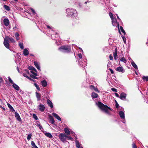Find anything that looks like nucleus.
I'll list each match as a JSON object with an SVG mask.
<instances>
[{
  "mask_svg": "<svg viewBox=\"0 0 148 148\" xmlns=\"http://www.w3.org/2000/svg\"><path fill=\"white\" fill-rule=\"evenodd\" d=\"M96 104L99 108L102 110L109 115H111L109 111H112V110L110 107H108L106 105L104 104L100 101L98 102Z\"/></svg>",
  "mask_w": 148,
  "mask_h": 148,
  "instance_id": "1",
  "label": "nucleus"
},
{
  "mask_svg": "<svg viewBox=\"0 0 148 148\" xmlns=\"http://www.w3.org/2000/svg\"><path fill=\"white\" fill-rule=\"evenodd\" d=\"M67 16L71 17L73 18H77V13L76 10L73 8H67L66 10Z\"/></svg>",
  "mask_w": 148,
  "mask_h": 148,
  "instance_id": "2",
  "label": "nucleus"
},
{
  "mask_svg": "<svg viewBox=\"0 0 148 148\" xmlns=\"http://www.w3.org/2000/svg\"><path fill=\"white\" fill-rule=\"evenodd\" d=\"M66 135L63 133H60L58 136L61 141L63 143H64L66 140Z\"/></svg>",
  "mask_w": 148,
  "mask_h": 148,
  "instance_id": "3",
  "label": "nucleus"
},
{
  "mask_svg": "<svg viewBox=\"0 0 148 148\" xmlns=\"http://www.w3.org/2000/svg\"><path fill=\"white\" fill-rule=\"evenodd\" d=\"M59 49L64 52H68L71 51L70 47H61Z\"/></svg>",
  "mask_w": 148,
  "mask_h": 148,
  "instance_id": "4",
  "label": "nucleus"
},
{
  "mask_svg": "<svg viewBox=\"0 0 148 148\" xmlns=\"http://www.w3.org/2000/svg\"><path fill=\"white\" fill-rule=\"evenodd\" d=\"M112 20L113 25L114 26H117L119 28V23L117 22L116 18H114L112 19Z\"/></svg>",
  "mask_w": 148,
  "mask_h": 148,
  "instance_id": "5",
  "label": "nucleus"
},
{
  "mask_svg": "<svg viewBox=\"0 0 148 148\" xmlns=\"http://www.w3.org/2000/svg\"><path fill=\"white\" fill-rule=\"evenodd\" d=\"M51 38L53 40H57V38H58L59 35L56 33L55 34H52L51 35Z\"/></svg>",
  "mask_w": 148,
  "mask_h": 148,
  "instance_id": "6",
  "label": "nucleus"
},
{
  "mask_svg": "<svg viewBox=\"0 0 148 148\" xmlns=\"http://www.w3.org/2000/svg\"><path fill=\"white\" fill-rule=\"evenodd\" d=\"M38 108L39 110L42 112H43L45 108L44 105L41 104H40L38 106Z\"/></svg>",
  "mask_w": 148,
  "mask_h": 148,
  "instance_id": "7",
  "label": "nucleus"
},
{
  "mask_svg": "<svg viewBox=\"0 0 148 148\" xmlns=\"http://www.w3.org/2000/svg\"><path fill=\"white\" fill-rule=\"evenodd\" d=\"M49 122L53 125H54L55 121L53 117L51 115H49Z\"/></svg>",
  "mask_w": 148,
  "mask_h": 148,
  "instance_id": "8",
  "label": "nucleus"
},
{
  "mask_svg": "<svg viewBox=\"0 0 148 148\" xmlns=\"http://www.w3.org/2000/svg\"><path fill=\"white\" fill-rule=\"evenodd\" d=\"M116 71L119 72H121L122 73H124L125 71L124 70L122 66H119L116 68Z\"/></svg>",
  "mask_w": 148,
  "mask_h": 148,
  "instance_id": "9",
  "label": "nucleus"
},
{
  "mask_svg": "<svg viewBox=\"0 0 148 148\" xmlns=\"http://www.w3.org/2000/svg\"><path fill=\"white\" fill-rule=\"evenodd\" d=\"M9 21L7 18H4L3 20V23L6 26H8L9 24Z\"/></svg>",
  "mask_w": 148,
  "mask_h": 148,
  "instance_id": "10",
  "label": "nucleus"
},
{
  "mask_svg": "<svg viewBox=\"0 0 148 148\" xmlns=\"http://www.w3.org/2000/svg\"><path fill=\"white\" fill-rule=\"evenodd\" d=\"M15 116L16 119L19 121H22L21 119L19 114L16 112L15 113Z\"/></svg>",
  "mask_w": 148,
  "mask_h": 148,
  "instance_id": "11",
  "label": "nucleus"
},
{
  "mask_svg": "<svg viewBox=\"0 0 148 148\" xmlns=\"http://www.w3.org/2000/svg\"><path fill=\"white\" fill-rule=\"evenodd\" d=\"M36 97L37 98V101H39L41 99V94L40 93H38L37 92H36Z\"/></svg>",
  "mask_w": 148,
  "mask_h": 148,
  "instance_id": "12",
  "label": "nucleus"
},
{
  "mask_svg": "<svg viewBox=\"0 0 148 148\" xmlns=\"http://www.w3.org/2000/svg\"><path fill=\"white\" fill-rule=\"evenodd\" d=\"M126 97V94L124 93H122L120 95L119 98L122 100H123V99H125Z\"/></svg>",
  "mask_w": 148,
  "mask_h": 148,
  "instance_id": "13",
  "label": "nucleus"
},
{
  "mask_svg": "<svg viewBox=\"0 0 148 148\" xmlns=\"http://www.w3.org/2000/svg\"><path fill=\"white\" fill-rule=\"evenodd\" d=\"M52 114L53 116L58 120L60 121H61V118L57 114L55 113H53Z\"/></svg>",
  "mask_w": 148,
  "mask_h": 148,
  "instance_id": "14",
  "label": "nucleus"
},
{
  "mask_svg": "<svg viewBox=\"0 0 148 148\" xmlns=\"http://www.w3.org/2000/svg\"><path fill=\"white\" fill-rule=\"evenodd\" d=\"M90 89L92 90H94L95 91L97 92H99V90L97 88H96L95 86L93 85H90Z\"/></svg>",
  "mask_w": 148,
  "mask_h": 148,
  "instance_id": "15",
  "label": "nucleus"
},
{
  "mask_svg": "<svg viewBox=\"0 0 148 148\" xmlns=\"http://www.w3.org/2000/svg\"><path fill=\"white\" fill-rule=\"evenodd\" d=\"M64 131L66 135H69L70 134V132L69 129L67 128H65Z\"/></svg>",
  "mask_w": 148,
  "mask_h": 148,
  "instance_id": "16",
  "label": "nucleus"
},
{
  "mask_svg": "<svg viewBox=\"0 0 148 148\" xmlns=\"http://www.w3.org/2000/svg\"><path fill=\"white\" fill-rule=\"evenodd\" d=\"M120 117L122 119H124L125 118V115L124 112L121 111H120L119 113Z\"/></svg>",
  "mask_w": 148,
  "mask_h": 148,
  "instance_id": "17",
  "label": "nucleus"
},
{
  "mask_svg": "<svg viewBox=\"0 0 148 148\" xmlns=\"http://www.w3.org/2000/svg\"><path fill=\"white\" fill-rule=\"evenodd\" d=\"M47 103L48 105L51 107V108H52L53 107V104L51 101L49 99H48L47 100Z\"/></svg>",
  "mask_w": 148,
  "mask_h": 148,
  "instance_id": "18",
  "label": "nucleus"
},
{
  "mask_svg": "<svg viewBox=\"0 0 148 148\" xmlns=\"http://www.w3.org/2000/svg\"><path fill=\"white\" fill-rule=\"evenodd\" d=\"M76 146L77 148H83L82 146H81V145L80 144L78 140H76L75 141Z\"/></svg>",
  "mask_w": 148,
  "mask_h": 148,
  "instance_id": "19",
  "label": "nucleus"
},
{
  "mask_svg": "<svg viewBox=\"0 0 148 148\" xmlns=\"http://www.w3.org/2000/svg\"><path fill=\"white\" fill-rule=\"evenodd\" d=\"M34 64L36 68L39 71H40V67L38 64V62L36 61H34Z\"/></svg>",
  "mask_w": 148,
  "mask_h": 148,
  "instance_id": "20",
  "label": "nucleus"
},
{
  "mask_svg": "<svg viewBox=\"0 0 148 148\" xmlns=\"http://www.w3.org/2000/svg\"><path fill=\"white\" fill-rule=\"evenodd\" d=\"M117 48L115 49V52L113 53V56L114 59L116 60V57L117 56Z\"/></svg>",
  "mask_w": 148,
  "mask_h": 148,
  "instance_id": "21",
  "label": "nucleus"
},
{
  "mask_svg": "<svg viewBox=\"0 0 148 148\" xmlns=\"http://www.w3.org/2000/svg\"><path fill=\"white\" fill-rule=\"evenodd\" d=\"M42 85L43 87H45L47 85V83L46 81L45 80H43L41 82Z\"/></svg>",
  "mask_w": 148,
  "mask_h": 148,
  "instance_id": "22",
  "label": "nucleus"
},
{
  "mask_svg": "<svg viewBox=\"0 0 148 148\" xmlns=\"http://www.w3.org/2000/svg\"><path fill=\"white\" fill-rule=\"evenodd\" d=\"M23 53L24 56H27L28 55L29 52L27 49H25L23 50Z\"/></svg>",
  "mask_w": 148,
  "mask_h": 148,
  "instance_id": "23",
  "label": "nucleus"
},
{
  "mask_svg": "<svg viewBox=\"0 0 148 148\" xmlns=\"http://www.w3.org/2000/svg\"><path fill=\"white\" fill-rule=\"evenodd\" d=\"M8 107L10 108V111H11L12 112L15 111V110L10 104H9V103H8Z\"/></svg>",
  "mask_w": 148,
  "mask_h": 148,
  "instance_id": "24",
  "label": "nucleus"
},
{
  "mask_svg": "<svg viewBox=\"0 0 148 148\" xmlns=\"http://www.w3.org/2000/svg\"><path fill=\"white\" fill-rule=\"evenodd\" d=\"M12 86L13 88L16 90H19V87L16 84L14 83L12 84Z\"/></svg>",
  "mask_w": 148,
  "mask_h": 148,
  "instance_id": "25",
  "label": "nucleus"
},
{
  "mask_svg": "<svg viewBox=\"0 0 148 148\" xmlns=\"http://www.w3.org/2000/svg\"><path fill=\"white\" fill-rule=\"evenodd\" d=\"M91 96L92 98H96L98 96V95L95 92H92V93Z\"/></svg>",
  "mask_w": 148,
  "mask_h": 148,
  "instance_id": "26",
  "label": "nucleus"
},
{
  "mask_svg": "<svg viewBox=\"0 0 148 148\" xmlns=\"http://www.w3.org/2000/svg\"><path fill=\"white\" fill-rule=\"evenodd\" d=\"M8 42H9L7 38V40L5 39H4V41L3 43L5 46H8Z\"/></svg>",
  "mask_w": 148,
  "mask_h": 148,
  "instance_id": "27",
  "label": "nucleus"
},
{
  "mask_svg": "<svg viewBox=\"0 0 148 148\" xmlns=\"http://www.w3.org/2000/svg\"><path fill=\"white\" fill-rule=\"evenodd\" d=\"M131 64L132 66L135 69H138V67L136 64L134 62L132 61L131 62Z\"/></svg>",
  "mask_w": 148,
  "mask_h": 148,
  "instance_id": "28",
  "label": "nucleus"
},
{
  "mask_svg": "<svg viewBox=\"0 0 148 148\" xmlns=\"http://www.w3.org/2000/svg\"><path fill=\"white\" fill-rule=\"evenodd\" d=\"M7 38L9 42H11L13 43L14 42V40L12 38L8 37Z\"/></svg>",
  "mask_w": 148,
  "mask_h": 148,
  "instance_id": "29",
  "label": "nucleus"
},
{
  "mask_svg": "<svg viewBox=\"0 0 148 148\" xmlns=\"http://www.w3.org/2000/svg\"><path fill=\"white\" fill-rule=\"evenodd\" d=\"M45 135L47 137L49 138H51L53 137L51 134L49 133H45Z\"/></svg>",
  "mask_w": 148,
  "mask_h": 148,
  "instance_id": "30",
  "label": "nucleus"
},
{
  "mask_svg": "<svg viewBox=\"0 0 148 148\" xmlns=\"http://www.w3.org/2000/svg\"><path fill=\"white\" fill-rule=\"evenodd\" d=\"M31 145L32 148H38L35 145L33 141H31Z\"/></svg>",
  "mask_w": 148,
  "mask_h": 148,
  "instance_id": "31",
  "label": "nucleus"
},
{
  "mask_svg": "<svg viewBox=\"0 0 148 148\" xmlns=\"http://www.w3.org/2000/svg\"><path fill=\"white\" fill-rule=\"evenodd\" d=\"M23 75L24 77H26L27 79H29L30 80H32V79L31 78L29 77V76H28L27 75V74H26V73H23Z\"/></svg>",
  "mask_w": 148,
  "mask_h": 148,
  "instance_id": "32",
  "label": "nucleus"
},
{
  "mask_svg": "<svg viewBox=\"0 0 148 148\" xmlns=\"http://www.w3.org/2000/svg\"><path fill=\"white\" fill-rule=\"evenodd\" d=\"M120 29L121 32L123 33L124 35H125L126 33L125 30L123 29V27L122 26H120Z\"/></svg>",
  "mask_w": 148,
  "mask_h": 148,
  "instance_id": "33",
  "label": "nucleus"
},
{
  "mask_svg": "<svg viewBox=\"0 0 148 148\" xmlns=\"http://www.w3.org/2000/svg\"><path fill=\"white\" fill-rule=\"evenodd\" d=\"M4 8L7 10V11H9L10 10V8L9 7L6 5H4Z\"/></svg>",
  "mask_w": 148,
  "mask_h": 148,
  "instance_id": "34",
  "label": "nucleus"
},
{
  "mask_svg": "<svg viewBox=\"0 0 148 148\" xmlns=\"http://www.w3.org/2000/svg\"><path fill=\"white\" fill-rule=\"evenodd\" d=\"M34 85L36 87L38 91L40 90V88L39 86L36 83H35L34 84Z\"/></svg>",
  "mask_w": 148,
  "mask_h": 148,
  "instance_id": "35",
  "label": "nucleus"
},
{
  "mask_svg": "<svg viewBox=\"0 0 148 148\" xmlns=\"http://www.w3.org/2000/svg\"><path fill=\"white\" fill-rule=\"evenodd\" d=\"M142 78L144 80H145L146 81H148V76H143L142 77Z\"/></svg>",
  "mask_w": 148,
  "mask_h": 148,
  "instance_id": "36",
  "label": "nucleus"
},
{
  "mask_svg": "<svg viewBox=\"0 0 148 148\" xmlns=\"http://www.w3.org/2000/svg\"><path fill=\"white\" fill-rule=\"evenodd\" d=\"M33 117L36 120H38V118L37 116L35 114H33Z\"/></svg>",
  "mask_w": 148,
  "mask_h": 148,
  "instance_id": "37",
  "label": "nucleus"
},
{
  "mask_svg": "<svg viewBox=\"0 0 148 148\" xmlns=\"http://www.w3.org/2000/svg\"><path fill=\"white\" fill-rule=\"evenodd\" d=\"M109 15L110 18H111V20L114 18V17L113 16V14H112V13L110 12L109 13Z\"/></svg>",
  "mask_w": 148,
  "mask_h": 148,
  "instance_id": "38",
  "label": "nucleus"
},
{
  "mask_svg": "<svg viewBox=\"0 0 148 148\" xmlns=\"http://www.w3.org/2000/svg\"><path fill=\"white\" fill-rule=\"evenodd\" d=\"M56 43L57 45L58 46L61 44V41L60 40H56Z\"/></svg>",
  "mask_w": 148,
  "mask_h": 148,
  "instance_id": "39",
  "label": "nucleus"
},
{
  "mask_svg": "<svg viewBox=\"0 0 148 148\" xmlns=\"http://www.w3.org/2000/svg\"><path fill=\"white\" fill-rule=\"evenodd\" d=\"M121 60L123 62L125 63H126L127 61L126 59L124 57L121 58Z\"/></svg>",
  "mask_w": 148,
  "mask_h": 148,
  "instance_id": "40",
  "label": "nucleus"
},
{
  "mask_svg": "<svg viewBox=\"0 0 148 148\" xmlns=\"http://www.w3.org/2000/svg\"><path fill=\"white\" fill-rule=\"evenodd\" d=\"M8 80H9L10 82V83H11L12 84H13L14 83V82L12 81V80L11 79V78L10 77H8Z\"/></svg>",
  "mask_w": 148,
  "mask_h": 148,
  "instance_id": "41",
  "label": "nucleus"
},
{
  "mask_svg": "<svg viewBox=\"0 0 148 148\" xmlns=\"http://www.w3.org/2000/svg\"><path fill=\"white\" fill-rule=\"evenodd\" d=\"M122 37L123 39V40L124 43H126V38H125V36H122Z\"/></svg>",
  "mask_w": 148,
  "mask_h": 148,
  "instance_id": "42",
  "label": "nucleus"
},
{
  "mask_svg": "<svg viewBox=\"0 0 148 148\" xmlns=\"http://www.w3.org/2000/svg\"><path fill=\"white\" fill-rule=\"evenodd\" d=\"M66 138H67L68 140H72L73 139V138L71 136L66 135Z\"/></svg>",
  "mask_w": 148,
  "mask_h": 148,
  "instance_id": "43",
  "label": "nucleus"
},
{
  "mask_svg": "<svg viewBox=\"0 0 148 148\" xmlns=\"http://www.w3.org/2000/svg\"><path fill=\"white\" fill-rule=\"evenodd\" d=\"M34 68V67H33V66H29L28 67V69L29 70L32 71H33V69Z\"/></svg>",
  "mask_w": 148,
  "mask_h": 148,
  "instance_id": "44",
  "label": "nucleus"
},
{
  "mask_svg": "<svg viewBox=\"0 0 148 148\" xmlns=\"http://www.w3.org/2000/svg\"><path fill=\"white\" fill-rule=\"evenodd\" d=\"M31 136H32V135L31 134H30L27 136V139L28 140H29L30 139Z\"/></svg>",
  "mask_w": 148,
  "mask_h": 148,
  "instance_id": "45",
  "label": "nucleus"
},
{
  "mask_svg": "<svg viewBox=\"0 0 148 148\" xmlns=\"http://www.w3.org/2000/svg\"><path fill=\"white\" fill-rule=\"evenodd\" d=\"M30 76L32 78L34 79H36L37 78V77H36L35 76H34V75H30Z\"/></svg>",
  "mask_w": 148,
  "mask_h": 148,
  "instance_id": "46",
  "label": "nucleus"
},
{
  "mask_svg": "<svg viewBox=\"0 0 148 148\" xmlns=\"http://www.w3.org/2000/svg\"><path fill=\"white\" fill-rule=\"evenodd\" d=\"M111 90L113 92H117V89L114 88H111Z\"/></svg>",
  "mask_w": 148,
  "mask_h": 148,
  "instance_id": "47",
  "label": "nucleus"
},
{
  "mask_svg": "<svg viewBox=\"0 0 148 148\" xmlns=\"http://www.w3.org/2000/svg\"><path fill=\"white\" fill-rule=\"evenodd\" d=\"M133 148H137L136 145L134 143H133L132 144Z\"/></svg>",
  "mask_w": 148,
  "mask_h": 148,
  "instance_id": "48",
  "label": "nucleus"
},
{
  "mask_svg": "<svg viewBox=\"0 0 148 148\" xmlns=\"http://www.w3.org/2000/svg\"><path fill=\"white\" fill-rule=\"evenodd\" d=\"M15 37H19V34L18 33H16L15 34Z\"/></svg>",
  "mask_w": 148,
  "mask_h": 148,
  "instance_id": "49",
  "label": "nucleus"
},
{
  "mask_svg": "<svg viewBox=\"0 0 148 148\" xmlns=\"http://www.w3.org/2000/svg\"><path fill=\"white\" fill-rule=\"evenodd\" d=\"M38 126L40 130H41L42 129V127L41 125H40V123L39 124H38Z\"/></svg>",
  "mask_w": 148,
  "mask_h": 148,
  "instance_id": "50",
  "label": "nucleus"
},
{
  "mask_svg": "<svg viewBox=\"0 0 148 148\" xmlns=\"http://www.w3.org/2000/svg\"><path fill=\"white\" fill-rule=\"evenodd\" d=\"M78 56L79 58L80 59H81L82 58V54L81 53L78 54Z\"/></svg>",
  "mask_w": 148,
  "mask_h": 148,
  "instance_id": "51",
  "label": "nucleus"
},
{
  "mask_svg": "<svg viewBox=\"0 0 148 148\" xmlns=\"http://www.w3.org/2000/svg\"><path fill=\"white\" fill-rule=\"evenodd\" d=\"M31 72L34 75H35V76H37V74L36 73H35L34 72L31 71Z\"/></svg>",
  "mask_w": 148,
  "mask_h": 148,
  "instance_id": "52",
  "label": "nucleus"
},
{
  "mask_svg": "<svg viewBox=\"0 0 148 148\" xmlns=\"http://www.w3.org/2000/svg\"><path fill=\"white\" fill-rule=\"evenodd\" d=\"M110 59V60H112L113 59V58L112 56L111 55H110L109 57Z\"/></svg>",
  "mask_w": 148,
  "mask_h": 148,
  "instance_id": "53",
  "label": "nucleus"
},
{
  "mask_svg": "<svg viewBox=\"0 0 148 148\" xmlns=\"http://www.w3.org/2000/svg\"><path fill=\"white\" fill-rule=\"evenodd\" d=\"M108 70L110 71V72L112 74H113L114 73V71L113 70L109 68L108 69Z\"/></svg>",
  "mask_w": 148,
  "mask_h": 148,
  "instance_id": "54",
  "label": "nucleus"
},
{
  "mask_svg": "<svg viewBox=\"0 0 148 148\" xmlns=\"http://www.w3.org/2000/svg\"><path fill=\"white\" fill-rule=\"evenodd\" d=\"M115 106L116 108L118 109L119 108V105L118 103H116L115 104Z\"/></svg>",
  "mask_w": 148,
  "mask_h": 148,
  "instance_id": "55",
  "label": "nucleus"
},
{
  "mask_svg": "<svg viewBox=\"0 0 148 148\" xmlns=\"http://www.w3.org/2000/svg\"><path fill=\"white\" fill-rule=\"evenodd\" d=\"M3 81L2 77H0V84L2 83Z\"/></svg>",
  "mask_w": 148,
  "mask_h": 148,
  "instance_id": "56",
  "label": "nucleus"
},
{
  "mask_svg": "<svg viewBox=\"0 0 148 148\" xmlns=\"http://www.w3.org/2000/svg\"><path fill=\"white\" fill-rule=\"evenodd\" d=\"M25 72H26L25 73L28 74H29V72L28 70H25Z\"/></svg>",
  "mask_w": 148,
  "mask_h": 148,
  "instance_id": "57",
  "label": "nucleus"
},
{
  "mask_svg": "<svg viewBox=\"0 0 148 148\" xmlns=\"http://www.w3.org/2000/svg\"><path fill=\"white\" fill-rule=\"evenodd\" d=\"M0 107L1 108H2L3 109V110L4 111H5V108L4 107H3L1 106L0 105Z\"/></svg>",
  "mask_w": 148,
  "mask_h": 148,
  "instance_id": "58",
  "label": "nucleus"
},
{
  "mask_svg": "<svg viewBox=\"0 0 148 148\" xmlns=\"http://www.w3.org/2000/svg\"><path fill=\"white\" fill-rule=\"evenodd\" d=\"M114 94H115V95H116V97H119V94L117 93L116 92H115L114 93Z\"/></svg>",
  "mask_w": 148,
  "mask_h": 148,
  "instance_id": "59",
  "label": "nucleus"
},
{
  "mask_svg": "<svg viewBox=\"0 0 148 148\" xmlns=\"http://www.w3.org/2000/svg\"><path fill=\"white\" fill-rule=\"evenodd\" d=\"M23 43L22 42H20L19 44V46H23Z\"/></svg>",
  "mask_w": 148,
  "mask_h": 148,
  "instance_id": "60",
  "label": "nucleus"
},
{
  "mask_svg": "<svg viewBox=\"0 0 148 148\" xmlns=\"http://www.w3.org/2000/svg\"><path fill=\"white\" fill-rule=\"evenodd\" d=\"M31 10L33 14L35 13V11L33 9H31Z\"/></svg>",
  "mask_w": 148,
  "mask_h": 148,
  "instance_id": "61",
  "label": "nucleus"
},
{
  "mask_svg": "<svg viewBox=\"0 0 148 148\" xmlns=\"http://www.w3.org/2000/svg\"><path fill=\"white\" fill-rule=\"evenodd\" d=\"M17 28L16 26H15L13 28V29L15 31H16L17 30Z\"/></svg>",
  "mask_w": 148,
  "mask_h": 148,
  "instance_id": "62",
  "label": "nucleus"
},
{
  "mask_svg": "<svg viewBox=\"0 0 148 148\" xmlns=\"http://www.w3.org/2000/svg\"><path fill=\"white\" fill-rule=\"evenodd\" d=\"M33 71H34L35 72H37L36 70L34 67V68L33 69Z\"/></svg>",
  "mask_w": 148,
  "mask_h": 148,
  "instance_id": "63",
  "label": "nucleus"
},
{
  "mask_svg": "<svg viewBox=\"0 0 148 148\" xmlns=\"http://www.w3.org/2000/svg\"><path fill=\"white\" fill-rule=\"evenodd\" d=\"M16 40L17 41H18V40H19V37H16Z\"/></svg>",
  "mask_w": 148,
  "mask_h": 148,
  "instance_id": "64",
  "label": "nucleus"
}]
</instances>
